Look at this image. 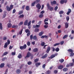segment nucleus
<instances>
[{
    "label": "nucleus",
    "instance_id": "1",
    "mask_svg": "<svg viewBox=\"0 0 74 74\" xmlns=\"http://www.w3.org/2000/svg\"><path fill=\"white\" fill-rule=\"evenodd\" d=\"M13 7L14 6H13V5H11L10 6V7H9V6H8L7 5L6 6L7 11H10L11 9H12V8H13Z\"/></svg>",
    "mask_w": 74,
    "mask_h": 74
},
{
    "label": "nucleus",
    "instance_id": "2",
    "mask_svg": "<svg viewBox=\"0 0 74 74\" xmlns=\"http://www.w3.org/2000/svg\"><path fill=\"white\" fill-rule=\"evenodd\" d=\"M27 47V45H26L25 44L23 46H20V48L21 50H22L23 49H26Z\"/></svg>",
    "mask_w": 74,
    "mask_h": 74
},
{
    "label": "nucleus",
    "instance_id": "3",
    "mask_svg": "<svg viewBox=\"0 0 74 74\" xmlns=\"http://www.w3.org/2000/svg\"><path fill=\"white\" fill-rule=\"evenodd\" d=\"M31 53L30 52H28L27 53L26 56L25 57V58L26 59L27 58H29L31 56Z\"/></svg>",
    "mask_w": 74,
    "mask_h": 74
},
{
    "label": "nucleus",
    "instance_id": "4",
    "mask_svg": "<svg viewBox=\"0 0 74 74\" xmlns=\"http://www.w3.org/2000/svg\"><path fill=\"white\" fill-rule=\"evenodd\" d=\"M58 55V54L57 53H55L54 54H53L50 57H49V59H53V58H55L56 56H57Z\"/></svg>",
    "mask_w": 74,
    "mask_h": 74
},
{
    "label": "nucleus",
    "instance_id": "5",
    "mask_svg": "<svg viewBox=\"0 0 74 74\" xmlns=\"http://www.w3.org/2000/svg\"><path fill=\"white\" fill-rule=\"evenodd\" d=\"M68 51H69V52H71L70 56H73L74 53H73V51L72 50V49H69L68 50Z\"/></svg>",
    "mask_w": 74,
    "mask_h": 74
},
{
    "label": "nucleus",
    "instance_id": "6",
    "mask_svg": "<svg viewBox=\"0 0 74 74\" xmlns=\"http://www.w3.org/2000/svg\"><path fill=\"white\" fill-rule=\"evenodd\" d=\"M36 8H37L38 10H40L41 6L40 5V3H38L36 5Z\"/></svg>",
    "mask_w": 74,
    "mask_h": 74
},
{
    "label": "nucleus",
    "instance_id": "7",
    "mask_svg": "<svg viewBox=\"0 0 74 74\" xmlns=\"http://www.w3.org/2000/svg\"><path fill=\"white\" fill-rule=\"evenodd\" d=\"M50 50H51V47H50L48 46L47 50L46 51V52L47 53H48L50 51Z\"/></svg>",
    "mask_w": 74,
    "mask_h": 74
},
{
    "label": "nucleus",
    "instance_id": "8",
    "mask_svg": "<svg viewBox=\"0 0 74 74\" xmlns=\"http://www.w3.org/2000/svg\"><path fill=\"white\" fill-rule=\"evenodd\" d=\"M48 56V54L46 53L41 57L42 59H45Z\"/></svg>",
    "mask_w": 74,
    "mask_h": 74
},
{
    "label": "nucleus",
    "instance_id": "9",
    "mask_svg": "<svg viewBox=\"0 0 74 74\" xmlns=\"http://www.w3.org/2000/svg\"><path fill=\"white\" fill-rule=\"evenodd\" d=\"M56 4V1H54L53 2L51 1V5H53V4L54 5Z\"/></svg>",
    "mask_w": 74,
    "mask_h": 74
},
{
    "label": "nucleus",
    "instance_id": "10",
    "mask_svg": "<svg viewBox=\"0 0 74 74\" xmlns=\"http://www.w3.org/2000/svg\"><path fill=\"white\" fill-rule=\"evenodd\" d=\"M65 27L66 29L67 28H68V27H69V23L67 22H66L65 23Z\"/></svg>",
    "mask_w": 74,
    "mask_h": 74
},
{
    "label": "nucleus",
    "instance_id": "11",
    "mask_svg": "<svg viewBox=\"0 0 74 74\" xmlns=\"http://www.w3.org/2000/svg\"><path fill=\"white\" fill-rule=\"evenodd\" d=\"M71 10L70 9H69L68 10V11L66 13V14L69 15V14H70V13H71Z\"/></svg>",
    "mask_w": 74,
    "mask_h": 74
},
{
    "label": "nucleus",
    "instance_id": "12",
    "mask_svg": "<svg viewBox=\"0 0 74 74\" xmlns=\"http://www.w3.org/2000/svg\"><path fill=\"white\" fill-rule=\"evenodd\" d=\"M28 23V20H26L24 23V26H27Z\"/></svg>",
    "mask_w": 74,
    "mask_h": 74
},
{
    "label": "nucleus",
    "instance_id": "13",
    "mask_svg": "<svg viewBox=\"0 0 74 74\" xmlns=\"http://www.w3.org/2000/svg\"><path fill=\"white\" fill-rule=\"evenodd\" d=\"M41 64V63L40 62H37L35 63V65L36 67H38L39 66H40Z\"/></svg>",
    "mask_w": 74,
    "mask_h": 74
},
{
    "label": "nucleus",
    "instance_id": "14",
    "mask_svg": "<svg viewBox=\"0 0 74 74\" xmlns=\"http://www.w3.org/2000/svg\"><path fill=\"white\" fill-rule=\"evenodd\" d=\"M63 65H61L58 66V69H63Z\"/></svg>",
    "mask_w": 74,
    "mask_h": 74
},
{
    "label": "nucleus",
    "instance_id": "15",
    "mask_svg": "<svg viewBox=\"0 0 74 74\" xmlns=\"http://www.w3.org/2000/svg\"><path fill=\"white\" fill-rule=\"evenodd\" d=\"M4 65H5L4 63H2L0 65V67L1 68H3V67H4Z\"/></svg>",
    "mask_w": 74,
    "mask_h": 74
},
{
    "label": "nucleus",
    "instance_id": "16",
    "mask_svg": "<svg viewBox=\"0 0 74 74\" xmlns=\"http://www.w3.org/2000/svg\"><path fill=\"white\" fill-rule=\"evenodd\" d=\"M25 9L27 11H29L30 10V7L29 6H27L25 7Z\"/></svg>",
    "mask_w": 74,
    "mask_h": 74
},
{
    "label": "nucleus",
    "instance_id": "17",
    "mask_svg": "<svg viewBox=\"0 0 74 74\" xmlns=\"http://www.w3.org/2000/svg\"><path fill=\"white\" fill-rule=\"evenodd\" d=\"M17 57L19 58V59H21V58H22V54H21L20 53L18 55Z\"/></svg>",
    "mask_w": 74,
    "mask_h": 74
},
{
    "label": "nucleus",
    "instance_id": "18",
    "mask_svg": "<svg viewBox=\"0 0 74 74\" xmlns=\"http://www.w3.org/2000/svg\"><path fill=\"white\" fill-rule=\"evenodd\" d=\"M7 54H8V52L6 51L5 52L2 56V57H3L4 56H5Z\"/></svg>",
    "mask_w": 74,
    "mask_h": 74
},
{
    "label": "nucleus",
    "instance_id": "19",
    "mask_svg": "<svg viewBox=\"0 0 74 74\" xmlns=\"http://www.w3.org/2000/svg\"><path fill=\"white\" fill-rule=\"evenodd\" d=\"M38 49L36 48L33 49V52H37V51H38Z\"/></svg>",
    "mask_w": 74,
    "mask_h": 74
},
{
    "label": "nucleus",
    "instance_id": "20",
    "mask_svg": "<svg viewBox=\"0 0 74 74\" xmlns=\"http://www.w3.org/2000/svg\"><path fill=\"white\" fill-rule=\"evenodd\" d=\"M7 26H8V27L9 28H10L12 26V24H11V23H8V24Z\"/></svg>",
    "mask_w": 74,
    "mask_h": 74
},
{
    "label": "nucleus",
    "instance_id": "21",
    "mask_svg": "<svg viewBox=\"0 0 74 74\" xmlns=\"http://www.w3.org/2000/svg\"><path fill=\"white\" fill-rule=\"evenodd\" d=\"M16 72L17 74H19L21 73V70L19 69H17L16 71Z\"/></svg>",
    "mask_w": 74,
    "mask_h": 74
},
{
    "label": "nucleus",
    "instance_id": "22",
    "mask_svg": "<svg viewBox=\"0 0 74 74\" xmlns=\"http://www.w3.org/2000/svg\"><path fill=\"white\" fill-rule=\"evenodd\" d=\"M48 9L50 11H53V7L50 6L49 8Z\"/></svg>",
    "mask_w": 74,
    "mask_h": 74
},
{
    "label": "nucleus",
    "instance_id": "23",
    "mask_svg": "<svg viewBox=\"0 0 74 74\" xmlns=\"http://www.w3.org/2000/svg\"><path fill=\"white\" fill-rule=\"evenodd\" d=\"M18 26L17 25H13L12 26V28H16V29H17L18 28Z\"/></svg>",
    "mask_w": 74,
    "mask_h": 74
},
{
    "label": "nucleus",
    "instance_id": "24",
    "mask_svg": "<svg viewBox=\"0 0 74 74\" xmlns=\"http://www.w3.org/2000/svg\"><path fill=\"white\" fill-rule=\"evenodd\" d=\"M68 36H69L68 35H65L62 38L63 39H65V38L68 37Z\"/></svg>",
    "mask_w": 74,
    "mask_h": 74
},
{
    "label": "nucleus",
    "instance_id": "25",
    "mask_svg": "<svg viewBox=\"0 0 74 74\" xmlns=\"http://www.w3.org/2000/svg\"><path fill=\"white\" fill-rule=\"evenodd\" d=\"M7 57H4L2 59V62H4V61H5V60H7Z\"/></svg>",
    "mask_w": 74,
    "mask_h": 74
},
{
    "label": "nucleus",
    "instance_id": "26",
    "mask_svg": "<svg viewBox=\"0 0 74 74\" xmlns=\"http://www.w3.org/2000/svg\"><path fill=\"white\" fill-rule=\"evenodd\" d=\"M48 36L46 35L42 36L41 37V38H47Z\"/></svg>",
    "mask_w": 74,
    "mask_h": 74
},
{
    "label": "nucleus",
    "instance_id": "27",
    "mask_svg": "<svg viewBox=\"0 0 74 74\" xmlns=\"http://www.w3.org/2000/svg\"><path fill=\"white\" fill-rule=\"evenodd\" d=\"M8 44H7V42H6L4 45V48H5L8 47Z\"/></svg>",
    "mask_w": 74,
    "mask_h": 74
},
{
    "label": "nucleus",
    "instance_id": "28",
    "mask_svg": "<svg viewBox=\"0 0 74 74\" xmlns=\"http://www.w3.org/2000/svg\"><path fill=\"white\" fill-rule=\"evenodd\" d=\"M43 34L44 32H41L39 34V36H41Z\"/></svg>",
    "mask_w": 74,
    "mask_h": 74
},
{
    "label": "nucleus",
    "instance_id": "29",
    "mask_svg": "<svg viewBox=\"0 0 74 74\" xmlns=\"http://www.w3.org/2000/svg\"><path fill=\"white\" fill-rule=\"evenodd\" d=\"M25 33H27L30 32V31H29V29H27L25 30Z\"/></svg>",
    "mask_w": 74,
    "mask_h": 74
},
{
    "label": "nucleus",
    "instance_id": "30",
    "mask_svg": "<svg viewBox=\"0 0 74 74\" xmlns=\"http://www.w3.org/2000/svg\"><path fill=\"white\" fill-rule=\"evenodd\" d=\"M63 71L64 72H66V71H67V70H68V69H67V68H64L63 69Z\"/></svg>",
    "mask_w": 74,
    "mask_h": 74
},
{
    "label": "nucleus",
    "instance_id": "31",
    "mask_svg": "<svg viewBox=\"0 0 74 74\" xmlns=\"http://www.w3.org/2000/svg\"><path fill=\"white\" fill-rule=\"evenodd\" d=\"M70 66H71V67H72L73 66H74V63L73 62H71V63H70L69 64Z\"/></svg>",
    "mask_w": 74,
    "mask_h": 74
},
{
    "label": "nucleus",
    "instance_id": "32",
    "mask_svg": "<svg viewBox=\"0 0 74 74\" xmlns=\"http://www.w3.org/2000/svg\"><path fill=\"white\" fill-rule=\"evenodd\" d=\"M60 45V43H56L53 45V47H56L57 45Z\"/></svg>",
    "mask_w": 74,
    "mask_h": 74
},
{
    "label": "nucleus",
    "instance_id": "33",
    "mask_svg": "<svg viewBox=\"0 0 74 74\" xmlns=\"http://www.w3.org/2000/svg\"><path fill=\"white\" fill-rule=\"evenodd\" d=\"M23 14V11L21 10L19 12L18 15H21Z\"/></svg>",
    "mask_w": 74,
    "mask_h": 74
},
{
    "label": "nucleus",
    "instance_id": "34",
    "mask_svg": "<svg viewBox=\"0 0 74 74\" xmlns=\"http://www.w3.org/2000/svg\"><path fill=\"white\" fill-rule=\"evenodd\" d=\"M23 17H24V15L23 14H21L19 16V18H22Z\"/></svg>",
    "mask_w": 74,
    "mask_h": 74
},
{
    "label": "nucleus",
    "instance_id": "35",
    "mask_svg": "<svg viewBox=\"0 0 74 74\" xmlns=\"http://www.w3.org/2000/svg\"><path fill=\"white\" fill-rule=\"evenodd\" d=\"M0 30H3V26L1 23H0Z\"/></svg>",
    "mask_w": 74,
    "mask_h": 74
},
{
    "label": "nucleus",
    "instance_id": "36",
    "mask_svg": "<svg viewBox=\"0 0 74 74\" xmlns=\"http://www.w3.org/2000/svg\"><path fill=\"white\" fill-rule=\"evenodd\" d=\"M35 4H36V2H33L32 3V4H31L32 7H33L34 6V5H35Z\"/></svg>",
    "mask_w": 74,
    "mask_h": 74
},
{
    "label": "nucleus",
    "instance_id": "37",
    "mask_svg": "<svg viewBox=\"0 0 74 74\" xmlns=\"http://www.w3.org/2000/svg\"><path fill=\"white\" fill-rule=\"evenodd\" d=\"M45 45V42H42L40 44V45L41 46H42L43 47V46H44V45Z\"/></svg>",
    "mask_w": 74,
    "mask_h": 74
},
{
    "label": "nucleus",
    "instance_id": "38",
    "mask_svg": "<svg viewBox=\"0 0 74 74\" xmlns=\"http://www.w3.org/2000/svg\"><path fill=\"white\" fill-rule=\"evenodd\" d=\"M64 13V12H63V11H60L59 12V14L60 15H61V14H63Z\"/></svg>",
    "mask_w": 74,
    "mask_h": 74
},
{
    "label": "nucleus",
    "instance_id": "39",
    "mask_svg": "<svg viewBox=\"0 0 74 74\" xmlns=\"http://www.w3.org/2000/svg\"><path fill=\"white\" fill-rule=\"evenodd\" d=\"M39 29H38V28H36L34 30V32H38V31H39Z\"/></svg>",
    "mask_w": 74,
    "mask_h": 74
},
{
    "label": "nucleus",
    "instance_id": "40",
    "mask_svg": "<svg viewBox=\"0 0 74 74\" xmlns=\"http://www.w3.org/2000/svg\"><path fill=\"white\" fill-rule=\"evenodd\" d=\"M38 61H39V59L38 58H36L34 60L35 63L37 62H38Z\"/></svg>",
    "mask_w": 74,
    "mask_h": 74
},
{
    "label": "nucleus",
    "instance_id": "41",
    "mask_svg": "<svg viewBox=\"0 0 74 74\" xmlns=\"http://www.w3.org/2000/svg\"><path fill=\"white\" fill-rule=\"evenodd\" d=\"M39 17L40 18H42V17H43V14H40L39 15Z\"/></svg>",
    "mask_w": 74,
    "mask_h": 74
},
{
    "label": "nucleus",
    "instance_id": "42",
    "mask_svg": "<svg viewBox=\"0 0 74 74\" xmlns=\"http://www.w3.org/2000/svg\"><path fill=\"white\" fill-rule=\"evenodd\" d=\"M59 61L60 63H63L64 62V59H60L59 60Z\"/></svg>",
    "mask_w": 74,
    "mask_h": 74
},
{
    "label": "nucleus",
    "instance_id": "43",
    "mask_svg": "<svg viewBox=\"0 0 74 74\" xmlns=\"http://www.w3.org/2000/svg\"><path fill=\"white\" fill-rule=\"evenodd\" d=\"M33 39H34V40H36L37 39V36H34L33 37Z\"/></svg>",
    "mask_w": 74,
    "mask_h": 74
},
{
    "label": "nucleus",
    "instance_id": "44",
    "mask_svg": "<svg viewBox=\"0 0 74 74\" xmlns=\"http://www.w3.org/2000/svg\"><path fill=\"white\" fill-rule=\"evenodd\" d=\"M66 19L67 21L68 22L69 21V16H67L66 17Z\"/></svg>",
    "mask_w": 74,
    "mask_h": 74
},
{
    "label": "nucleus",
    "instance_id": "45",
    "mask_svg": "<svg viewBox=\"0 0 74 74\" xmlns=\"http://www.w3.org/2000/svg\"><path fill=\"white\" fill-rule=\"evenodd\" d=\"M40 1V0H36L35 1V3H36V4H37V3H39Z\"/></svg>",
    "mask_w": 74,
    "mask_h": 74
},
{
    "label": "nucleus",
    "instance_id": "46",
    "mask_svg": "<svg viewBox=\"0 0 74 74\" xmlns=\"http://www.w3.org/2000/svg\"><path fill=\"white\" fill-rule=\"evenodd\" d=\"M60 3L61 4H63V3H64V0H61Z\"/></svg>",
    "mask_w": 74,
    "mask_h": 74
},
{
    "label": "nucleus",
    "instance_id": "47",
    "mask_svg": "<svg viewBox=\"0 0 74 74\" xmlns=\"http://www.w3.org/2000/svg\"><path fill=\"white\" fill-rule=\"evenodd\" d=\"M31 25V21H30L27 24L28 26H29Z\"/></svg>",
    "mask_w": 74,
    "mask_h": 74
},
{
    "label": "nucleus",
    "instance_id": "48",
    "mask_svg": "<svg viewBox=\"0 0 74 74\" xmlns=\"http://www.w3.org/2000/svg\"><path fill=\"white\" fill-rule=\"evenodd\" d=\"M55 51L56 52H58L59 51V48H57L55 49Z\"/></svg>",
    "mask_w": 74,
    "mask_h": 74
},
{
    "label": "nucleus",
    "instance_id": "49",
    "mask_svg": "<svg viewBox=\"0 0 74 74\" xmlns=\"http://www.w3.org/2000/svg\"><path fill=\"white\" fill-rule=\"evenodd\" d=\"M15 54H16V53L15 52H12V55L13 56L15 55Z\"/></svg>",
    "mask_w": 74,
    "mask_h": 74
},
{
    "label": "nucleus",
    "instance_id": "50",
    "mask_svg": "<svg viewBox=\"0 0 74 74\" xmlns=\"http://www.w3.org/2000/svg\"><path fill=\"white\" fill-rule=\"evenodd\" d=\"M23 24V21L21 22L19 24V26H21V25H22Z\"/></svg>",
    "mask_w": 74,
    "mask_h": 74
},
{
    "label": "nucleus",
    "instance_id": "51",
    "mask_svg": "<svg viewBox=\"0 0 74 74\" xmlns=\"http://www.w3.org/2000/svg\"><path fill=\"white\" fill-rule=\"evenodd\" d=\"M27 45L30 46V42L29 41H28L27 42Z\"/></svg>",
    "mask_w": 74,
    "mask_h": 74
},
{
    "label": "nucleus",
    "instance_id": "52",
    "mask_svg": "<svg viewBox=\"0 0 74 74\" xmlns=\"http://www.w3.org/2000/svg\"><path fill=\"white\" fill-rule=\"evenodd\" d=\"M58 6H56L54 8V10L55 11H56L58 9Z\"/></svg>",
    "mask_w": 74,
    "mask_h": 74
},
{
    "label": "nucleus",
    "instance_id": "53",
    "mask_svg": "<svg viewBox=\"0 0 74 74\" xmlns=\"http://www.w3.org/2000/svg\"><path fill=\"white\" fill-rule=\"evenodd\" d=\"M32 63V62L30 61H29L28 62L27 64H28V65H30V64H31Z\"/></svg>",
    "mask_w": 74,
    "mask_h": 74
},
{
    "label": "nucleus",
    "instance_id": "54",
    "mask_svg": "<svg viewBox=\"0 0 74 74\" xmlns=\"http://www.w3.org/2000/svg\"><path fill=\"white\" fill-rule=\"evenodd\" d=\"M31 59L32 60V59H33V54H31Z\"/></svg>",
    "mask_w": 74,
    "mask_h": 74
},
{
    "label": "nucleus",
    "instance_id": "55",
    "mask_svg": "<svg viewBox=\"0 0 74 74\" xmlns=\"http://www.w3.org/2000/svg\"><path fill=\"white\" fill-rule=\"evenodd\" d=\"M22 32H23V29H21V30L19 32V34H22Z\"/></svg>",
    "mask_w": 74,
    "mask_h": 74
},
{
    "label": "nucleus",
    "instance_id": "56",
    "mask_svg": "<svg viewBox=\"0 0 74 74\" xmlns=\"http://www.w3.org/2000/svg\"><path fill=\"white\" fill-rule=\"evenodd\" d=\"M48 18H47L45 20L44 22H48Z\"/></svg>",
    "mask_w": 74,
    "mask_h": 74
},
{
    "label": "nucleus",
    "instance_id": "57",
    "mask_svg": "<svg viewBox=\"0 0 74 74\" xmlns=\"http://www.w3.org/2000/svg\"><path fill=\"white\" fill-rule=\"evenodd\" d=\"M47 6L48 8V9L49 7H50L51 6H50L49 5V3H47Z\"/></svg>",
    "mask_w": 74,
    "mask_h": 74
},
{
    "label": "nucleus",
    "instance_id": "58",
    "mask_svg": "<svg viewBox=\"0 0 74 74\" xmlns=\"http://www.w3.org/2000/svg\"><path fill=\"white\" fill-rule=\"evenodd\" d=\"M51 71L48 70L47 71V74H50V73H51Z\"/></svg>",
    "mask_w": 74,
    "mask_h": 74
},
{
    "label": "nucleus",
    "instance_id": "59",
    "mask_svg": "<svg viewBox=\"0 0 74 74\" xmlns=\"http://www.w3.org/2000/svg\"><path fill=\"white\" fill-rule=\"evenodd\" d=\"M64 44V41H62L61 42H60V45H63Z\"/></svg>",
    "mask_w": 74,
    "mask_h": 74
},
{
    "label": "nucleus",
    "instance_id": "60",
    "mask_svg": "<svg viewBox=\"0 0 74 74\" xmlns=\"http://www.w3.org/2000/svg\"><path fill=\"white\" fill-rule=\"evenodd\" d=\"M40 25H36V26H34V27H40Z\"/></svg>",
    "mask_w": 74,
    "mask_h": 74
},
{
    "label": "nucleus",
    "instance_id": "61",
    "mask_svg": "<svg viewBox=\"0 0 74 74\" xmlns=\"http://www.w3.org/2000/svg\"><path fill=\"white\" fill-rule=\"evenodd\" d=\"M8 45H9L10 44V40H7V43Z\"/></svg>",
    "mask_w": 74,
    "mask_h": 74
},
{
    "label": "nucleus",
    "instance_id": "62",
    "mask_svg": "<svg viewBox=\"0 0 74 74\" xmlns=\"http://www.w3.org/2000/svg\"><path fill=\"white\" fill-rule=\"evenodd\" d=\"M24 65V64H22L20 66V69H21L22 67H23V66Z\"/></svg>",
    "mask_w": 74,
    "mask_h": 74
},
{
    "label": "nucleus",
    "instance_id": "63",
    "mask_svg": "<svg viewBox=\"0 0 74 74\" xmlns=\"http://www.w3.org/2000/svg\"><path fill=\"white\" fill-rule=\"evenodd\" d=\"M48 25H45L44 26V27H45V29H47V28H48Z\"/></svg>",
    "mask_w": 74,
    "mask_h": 74
},
{
    "label": "nucleus",
    "instance_id": "64",
    "mask_svg": "<svg viewBox=\"0 0 74 74\" xmlns=\"http://www.w3.org/2000/svg\"><path fill=\"white\" fill-rule=\"evenodd\" d=\"M30 38L31 40L33 39V35H31L30 36Z\"/></svg>",
    "mask_w": 74,
    "mask_h": 74
}]
</instances>
